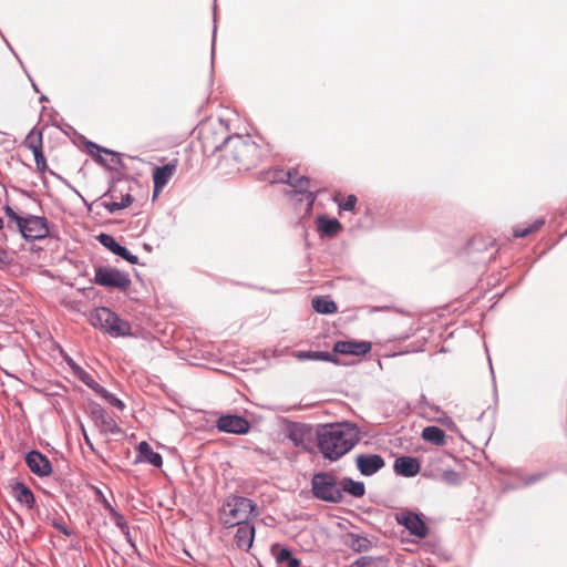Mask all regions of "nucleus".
<instances>
[{"label": "nucleus", "mask_w": 567, "mask_h": 567, "mask_svg": "<svg viewBox=\"0 0 567 567\" xmlns=\"http://www.w3.org/2000/svg\"><path fill=\"white\" fill-rule=\"evenodd\" d=\"M212 152H221V156L231 162V165L238 171L250 169L261 158L260 147L250 135H228L219 144H216Z\"/></svg>", "instance_id": "1"}, {"label": "nucleus", "mask_w": 567, "mask_h": 567, "mask_svg": "<svg viewBox=\"0 0 567 567\" xmlns=\"http://www.w3.org/2000/svg\"><path fill=\"white\" fill-rule=\"evenodd\" d=\"M358 441V432L349 425H329L318 434L319 451L330 461H337L347 454Z\"/></svg>", "instance_id": "2"}, {"label": "nucleus", "mask_w": 567, "mask_h": 567, "mask_svg": "<svg viewBox=\"0 0 567 567\" xmlns=\"http://www.w3.org/2000/svg\"><path fill=\"white\" fill-rule=\"evenodd\" d=\"M256 504L243 496H229L219 512L220 523L227 527H234L248 522L256 511Z\"/></svg>", "instance_id": "3"}, {"label": "nucleus", "mask_w": 567, "mask_h": 567, "mask_svg": "<svg viewBox=\"0 0 567 567\" xmlns=\"http://www.w3.org/2000/svg\"><path fill=\"white\" fill-rule=\"evenodd\" d=\"M90 322L94 328L107 332L112 337H126L131 334V324L105 307L94 309L91 312Z\"/></svg>", "instance_id": "4"}, {"label": "nucleus", "mask_w": 567, "mask_h": 567, "mask_svg": "<svg viewBox=\"0 0 567 567\" xmlns=\"http://www.w3.org/2000/svg\"><path fill=\"white\" fill-rule=\"evenodd\" d=\"M311 491L316 498L323 502L340 503L343 498L337 477L329 472L316 473L312 476Z\"/></svg>", "instance_id": "5"}, {"label": "nucleus", "mask_w": 567, "mask_h": 567, "mask_svg": "<svg viewBox=\"0 0 567 567\" xmlns=\"http://www.w3.org/2000/svg\"><path fill=\"white\" fill-rule=\"evenodd\" d=\"M271 183L275 182H284L289 184L293 193L296 195H303L307 200V209L306 213H310L313 209V204L316 200V193L309 190L310 188V179L307 176L299 175L296 169L292 171H277L274 176L270 178Z\"/></svg>", "instance_id": "6"}, {"label": "nucleus", "mask_w": 567, "mask_h": 567, "mask_svg": "<svg viewBox=\"0 0 567 567\" xmlns=\"http://www.w3.org/2000/svg\"><path fill=\"white\" fill-rule=\"evenodd\" d=\"M25 239H41L49 234L47 219L38 215H9Z\"/></svg>", "instance_id": "7"}, {"label": "nucleus", "mask_w": 567, "mask_h": 567, "mask_svg": "<svg viewBox=\"0 0 567 567\" xmlns=\"http://www.w3.org/2000/svg\"><path fill=\"white\" fill-rule=\"evenodd\" d=\"M94 281L100 286L117 288L121 290H126L131 286L128 275L107 267H99L95 270Z\"/></svg>", "instance_id": "8"}, {"label": "nucleus", "mask_w": 567, "mask_h": 567, "mask_svg": "<svg viewBox=\"0 0 567 567\" xmlns=\"http://www.w3.org/2000/svg\"><path fill=\"white\" fill-rule=\"evenodd\" d=\"M85 147L93 158L110 171H115L122 165L120 154L109 148L102 147L94 142L86 141Z\"/></svg>", "instance_id": "9"}, {"label": "nucleus", "mask_w": 567, "mask_h": 567, "mask_svg": "<svg viewBox=\"0 0 567 567\" xmlns=\"http://www.w3.org/2000/svg\"><path fill=\"white\" fill-rule=\"evenodd\" d=\"M395 520L399 525L404 526L412 535L419 538H425L429 534L426 524L414 512L403 511L396 513Z\"/></svg>", "instance_id": "10"}, {"label": "nucleus", "mask_w": 567, "mask_h": 567, "mask_svg": "<svg viewBox=\"0 0 567 567\" xmlns=\"http://www.w3.org/2000/svg\"><path fill=\"white\" fill-rule=\"evenodd\" d=\"M372 349L370 341L339 340L333 346V352L342 355L362 357Z\"/></svg>", "instance_id": "11"}, {"label": "nucleus", "mask_w": 567, "mask_h": 567, "mask_svg": "<svg viewBox=\"0 0 567 567\" xmlns=\"http://www.w3.org/2000/svg\"><path fill=\"white\" fill-rule=\"evenodd\" d=\"M217 429L226 433L246 434L250 429V423L243 416L228 414L217 420Z\"/></svg>", "instance_id": "12"}, {"label": "nucleus", "mask_w": 567, "mask_h": 567, "mask_svg": "<svg viewBox=\"0 0 567 567\" xmlns=\"http://www.w3.org/2000/svg\"><path fill=\"white\" fill-rule=\"evenodd\" d=\"M91 417L94 424L105 434H117L121 432L114 417H112L102 406L94 405L91 410Z\"/></svg>", "instance_id": "13"}, {"label": "nucleus", "mask_w": 567, "mask_h": 567, "mask_svg": "<svg viewBox=\"0 0 567 567\" xmlns=\"http://www.w3.org/2000/svg\"><path fill=\"white\" fill-rule=\"evenodd\" d=\"M25 463L30 471L38 476H49L52 465L47 456L38 451H31L25 455Z\"/></svg>", "instance_id": "14"}, {"label": "nucleus", "mask_w": 567, "mask_h": 567, "mask_svg": "<svg viewBox=\"0 0 567 567\" xmlns=\"http://www.w3.org/2000/svg\"><path fill=\"white\" fill-rule=\"evenodd\" d=\"M357 467L362 475L370 476L375 474L384 466V460L378 454L358 455Z\"/></svg>", "instance_id": "15"}, {"label": "nucleus", "mask_w": 567, "mask_h": 567, "mask_svg": "<svg viewBox=\"0 0 567 567\" xmlns=\"http://www.w3.org/2000/svg\"><path fill=\"white\" fill-rule=\"evenodd\" d=\"M99 240L104 247L109 248L112 252L122 257L128 262L133 265L138 262V257L132 255L125 247L121 246L111 235L101 234L99 236Z\"/></svg>", "instance_id": "16"}, {"label": "nucleus", "mask_w": 567, "mask_h": 567, "mask_svg": "<svg viewBox=\"0 0 567 567\" xmlns=\"http://www.w3.org/2000/svg\"><path fill=\"white\" fill-rule=\"evenodd\" d=\"M176 171L175 163H167L163 166H158L153 172L154 193H159L168 181L172 178Z\"/></svg>", "instance_id": "17"}, {"label": "nucleus", "mask_w": 567, "mask_h": 567, "mask_svg": "<svg viewBox=\"0 0 567 567\" xmlns=\"http://www.w3.org/2000/svg\"><path fill=\"white\" fill-rule=\"evenodd\" d=\"M235 544L239 549L249 550L255 538V527L248 523L237 525Z\"/></svg>", "instance_id": "18"}, {"label": "nucleus", "mask_w": 567, "mask_h": 567, "mask_svg": "<svg viewBox=\"0 0 567 567\" xmlns=\"http://www.w3.org/2000/svg\"><path fill=\"white\" fill-rule=\"evenodd\" d=\"M394 471L400 475L411 477L420 472V463L414 457L401 456L394 462Z\"/></svg>", "instance_id": "19"}, {"label": "nucleus", "mask_w": 567, "mask_h": 567, "mask_svg": "<svg viewBox=\"0 0 567 567\" xmlns=\"http://www.w3.org/2000/svg\"><path fill=\"white\" fill-rule=\"evenodd\" d=\"M137 452L141 461L147 462L155 467L162 466V456L157 452H155L147 442H141L137 446Z\"/></svg>", "instance_id": "20"}, {"label": "nucleus", "mask_w": 567, "mask_h": 567, "mask_svg": "<svg viewBox=\"0 0 567 567\" xmlns=\"http://www.w3.org/2000/svg\"><path fill=\"white\" fill-rule=\"evenodd\" d=\"M421 436L424 441L430 442L436 446H443L446 444L445 432L434 425L424 427L422 430Z\"/></svg>", "instance_id": "21"}, {"label": "nucleus", "mask_w": 567, "mask_h": 567, "mask_svg": "<svg viewBox=\"0 0 567 567\" xmlns=\"http://www.w3.org/2000/svg\"><path fill=\"white\" fill-rule=\"evenodd\" d=\"M271 553L275 555L279 565L286 567H300V560L292 557V554L288 548H281L278 545H274L271 547Z\"/></svg>", "instance_id": "22"}, {"label": "nucleus", "mask_w": 567, "mask_h": 567, "mask_svg": "<svg viewBox=\"0 0 567 567\" xmlns=\"http://www.w3.org/2000/svg\"><path fill=\"white\" fill-rule=\"evenodd\" d=\"M299 360H320L339 364V359L327 351H300L296 354Z\"/></svg>", "instance_id": "23"}, {"label": "nucleus", "mask_w": 567, "mask_h": 567, "mask_svg": "<svg viewBox=\"0 0 567 567\" xmlns=\"http://www.w3.org/2000/svg\"><path fill=\"white\" fill-rule=\"evenodd\" d=\"M13 492H14V496L19 503L25 505L28 508L33 507L34 495L28 486H25L22 483H18L14 486Z\"/></svg>", "instance_id": "24"}, {"label": "nucleus", "mask_w": 567, "mask_h": 567, "mask_svg": "<svg viewBox=\"0 0 567 567\" xmlns=\"http://www.w3.org/2000/svg\"><path fill=\"white\" fill-rule=\"evenodd\" d=\"M339 484L341 492H346L354 497H362L365 493V487L362 482H355L351 478L344 477Z\"/></svg>", "instance_id": "25"}, {"label": "nucleus", "mask_w": 567, "mask_h": 567, "mask_svg": "<svg viewBox=\"0 0 567 567\" xmlns=\"http://www.w3.org/2000/svg\"><path fill=\"white\" fill-rule=\"evenodd\" d=\"M313 309L323 315H331L338 311V307L333 300L326 297H317L312 300Z\"/></svg>", "instance_id": "26"}, {"label": "nucleus", "mask_w": 567, "mask_h": 567, "mask_svg": "<svg viewBox=\"0 0 567 567\" xmlns=\"http://www.w3.org/2000/svg\"><path fill=\"white\" fill-rule=\"evenodd\" d=\"M318 227L322 235L326 236H334L341 229V225L337 219H327L323 216L318 218Z\"/></svg>", "instance_id": "27"}, {"label": "nucleus", "mask_w": 567, "mask_h": 567, "mask_svg": "<svg viewBox=\"0 0 567 567\" xmlns=\"http://www.w3.org/2000/svg\"><path fill=\"white\" fill-rule=\"evenodd\" d=\"M348 538H349L348 544L354 551H358V553L367 551L372 547V542L364 536H360L357 534H349Z\"/></svg>", "instance_id": "28"}, {"label": "nucleus", "mask_w": 567, "mask_h": 567, "mask_svg": "<svg viewBox=\"0 0 567 567\" xmlns=\"http://www.w3.org/2000/svg\"><path fill=\"white\" fill-rule=\"evenodd\" d=\"M132 203V196L130 194H126L125 196H122L120 202L116 200H107L106 196L102 197V205L110 212L114 213L116 210L126 208Z\"/></svg>", "instance_id": "29"}, {"label": "nucleus", "mask_w": 567, "mask_h": 567, "mask_svg": "<svg viewBox=\"0 0 567 567\" xmlns=\"http://www.w3.org/2000/svg\"><path fill=\"white\" fill-rule=\"evenodd\" d=\"M544 223L545 221L543 219H537L526 226L517 225L514 227V237H516V238L526 237L529 234L537 231L544 225Z\"/></svg>", "instance_id": "30"}, {"label": "nucleus", "mask_w": 567, "mask_h": 567, "mask_svg": "<svg viewBox=\"0 0 567 567\" xmlns=\"http://www.w3.org/2000/svg\"><path fill=\"white\" fill-rule=\"evenodd\" d=\"M332 200L338 204L339 210L351 212L354 209L358 199L355 195H349L343 199L341 193H336L332 196Z\"/></svg>", "instance_id": "31"}, {"label": "nucleus", "mask_w": 567, "mask_h": 567, "mask_svg": "<svg viewBox=\"0 0 567 567\" xmlns=\"http://www.w3.org/2000/svg\"><path fill=\"white\" fill-rule=\"evenodd\" d=\"M24 146L31 152L42 148V133L40 131L31 130L24 140Z\"/></svg>", "instance_id": "32"}, {"label": "nucleus", "mask_w": 567, "mask_h": 567, "mask_svg": "<svg viewBox=\"0 0 567 567\" xmlns=\"http://www.w3.org/2000/svg\"><path fill=\"white\" fill-rule=\"evenodd\" d=\"M95 393L103 398L112 406L118 409L120 411L124 410L125 404L120 399L115 398L112 393H110L106 389H104L102 385L97 388Z\"/></svg>", "instance_id": "33"}, {"label": "nucleus", "mask_w": 567, "mask_h": 567, "mask_svg": "<svg viewBox=\"0 0 567 567\" xmlns=\"http://www.w3.org/2000/svg\"><path fill=\"white\" fill-rule=\"evenodd\" d=\"M110 516L114 524L123 532L127 533V524L125 522V518L122 514H120L117 511H115L113 507H110Z\"/></svg>", "instance_id": "34"}, {"label": "nucleus", "mask_w": 567, "mask_h": 567, "mask_svg": "<svg viewBox=\"0 0 567 567\" xmlns=\"http://www.w3.org/2000/svg\"><path fill=\"white\" fill-rule=\"evenodd\" d=\"M32 153L34 155V161H35L37 167L39 169L43 171L47 166V161L43 155L42 148H40L39 151H35V152H32Z\"/></svg>", "instance_id": "35"}, {"label": "nucleus", "mask_w": 567, "mask_h": 567, "mask_svg": "<svg viewBox=\"0 0 567 567\" xmlns=\"http://www.w3.org/2000/svg\"><path fill=\"white\" fill-rule=\"evenodd\" d=\"M70 365L74 372V374L81 380L83 381V378L86 377L87 372L85 370H83L80 365L75 364L74 362H70Z\"/></svg>", "instance_id": "36"}, {"label": "nucleus", "mask_w": 567, "mask_h": 567, "mask_svg": "<svg viewBox=\"0 0 567 567\" xmlns=\"http://www.w3.org/2000/svg\"><path fill=\"white\" fill-rule=\"evenodd\" d=\"M83 383H85L89 388H91L94 392L97 390L100 384L93 379V377L87 373L85 378H83Z\"/></svg>", "instance_id": "37"}, {"label": "nucleus", "mask_w": 567, "mask_h": 567, "mask_svg": "<svg viewBox=\"0 0 567 567\" xmlns=\"http://www.w3.org/2000/svg\"><path fill=\"white\" fill-rule=\"evenodd\" d=\"M371 563H372V558L361 557L354 561L353 567H370Z\"/></svg>", "instance_id": "38"}, {"label": "nucleus", "mask_w": 567, "mask_h": 567, "mask_svg": "<svg viewBox=\"0 0 567 567\" xmlns=\"http://www.w3.org/2000/svg\"><path fill=\"white\" fill-rule=\"evenodd\" d=\"M8 265H9L8 254L6 252L4 249H2L0 247V267H6Z\"/></svg>", "instance_id": "39"}, {"label": "nucleus", "mask_w": 567, "mask_h": 567, "mask_svg": "<svg viewBox=\"0 0 567 567\" xmlns=\"http://www.w3.org/2000/svg\"><path fill=\"white\" fill-rule=\"evenodd\" d=\"M216 30H217V27L215 24L214 25V31H213V42H212V63H214V55H215Z\"/></svg>", "instance_id": "40"}, {"label": "nucleus", "mask_w": 567, "mask_h": 567, "mask_svg": "<svg viewBox=\"0 0 567 567\" xmlns=\"http://www.w3.org/2000/svg\"><path fill=\"white\" fill-rule=\"evenodd\" d=\"M82 433H83V437H84V441H85L86 445H87L90 449H92V450H93V444H92L91 439L89 437V435H87V433H86V431H85V429H84V427H82Z\"/></svg>", "instance_id": "41"}, {"label": "nucleus", "mask_w": 567, "mask_h": 567, "mask_svg": "<svg viewBox=\"0 0 567 567\" xmlns=\"http://www.w3.org/2000/svg\"><path fill=\"white\" fill-rule=\"evenodd\" d=\"M58 528L66 536L71 535V532L63 525H58Z\"/></svg>", "instance_id": "42"}, {"label": "nucleus", "mask_w": 567, "mask_h": 567, "mask_svg": "<svg viewBox=\"0 0 567 567\" xmlns=\"http://www.w3.org/2000/svg\"><path fill=\"white\" fill-rule=\"evenodd\" d=\"M3 210L7 214L14 213V210L8 204L3 206Z\"/></svg>", "instance_id": "43"}, {"label": "nucleus", "mask_w": 567, "mask_h": 567, "mask_svg": "<svg viewBox=\"0 0 567 567\" xmlns=\"http://www.w3.org/2000/svg\"><path fill=\"white\" fill-rule=\"evenodd\" d=\"M104 505H105V508L110 512V507H112V506H111V504H109L107 502H105V504H104Z\"/></svg>", "instance_id": "44"}, {"label": "nucleus", "mask_w": 567, "mask_h": 567, "mask_svg": "<svg viewBox=\"0 0 567 567\" xmlns=\"http://www.w3.org/2000/svg\"><path fill=\"white\" fill-rule=\"evenodd\" d=\"M32 86H33L34 91H37V92L39 91L38 85L34 82H32Z\"/></svg>", "instance_id": "45"}, {"label": "nucleus", "mask_w": 567, "mask_h": 567, "mask_svg": "<svg viewBox=\"0 0 567 567\" xmlns=\"http://www.w3.org/2000/svg\"><path fill=\"white\" fill-rule=\"evenodd\" d=\"M204 147H205V150H207L209 147L207 140L205 141Z\"/></svg>", "instance_id": "46"}, {"label": "nucleus", "mask_w": 567, "mask_h": 567, "mask_svg": "<svg viewBox=\"0 0 567 567\" xmlns=\"http://www.w3.org/2000/svg\"><path fill=\"white\" fill-rule=\"evenodd\" d=\"M2 228H3V220H2V218H0V229H2Z\"/></svg>", "instance_id": "47"}, {"label": "nucleus", "mask_w": 567, "mask_h": 567, "mask_svg": "<svg viewBox=\"0 0 567 567\" xmlns=\"http://www.w3.org/2000/svg\"><path fill=\"white\" fill-rule=\"evenodd\" d=\"M44 100H47V96H45V95H42V96L40 97V101H44Z\"/></svg>", "instance_id": "48"}]
</instances>
